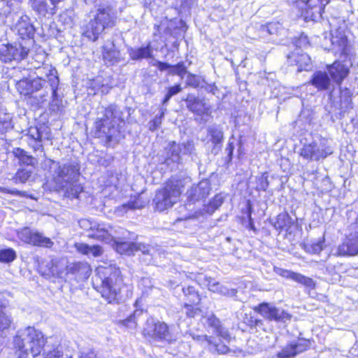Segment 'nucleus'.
Wrapping results in <instances>:
<instances>
[{
  "label": "nucleus",
  "mask_w": 358,
  "mask_h": 358,
  "mask_svg": "<svg viewBox=\"0 0 358 358\" xmlns=\"http://www.w3.org/2000/svg\"><path fill=\"white\" fill-rule=\"evenodd\" d=\"M13 346L18 358H36L43 351V358H71L64 356L57 344H50L44 334L34 327H27L17 331Z\"/></svg>",
  "instance_id": "1"
},
{
  "label": "nucleus",
  "mask_w": 358,
  "mask_h": 358,
  "mask_svg": "<svg viewBox=\"0 0 358 358\" xmlns=\"http://www.w3.org/2000/svg\"><path fill=\"white\" fill-rule=\"evenodd\" d=\"M80 227L88 231V237L95 238L105 243L114 241L117 244V250L120 252H125L130 255L134 251H141L144 255H149L151 252L150 246L143 243H120L119 241L124 236L125 231L122 228H114L112 226L99 223L89 220H83L80 222Z\"/></svg>",
  "instance_id": "2"
},
{
  "label": "nucleus",
  "mask_w": 358,
  "mask_h": 358,
  "mask_svg": "<svg viewBox=\"0 0 358 358\" xmlns=\"http://www.w3.org/2000/svg\"><path fill=\"white\" fill-rule=\"evenodd\" d=\"M96 280H100L99 292L108 303L118 301L123 280L118 268L111 264L99 265L96 268Z\"/></svg>",
  "instance_id": "3"
},
{
  "label": "nucleus",
  "mask_w": 358,
  "mask_h": 358,
  "mask_svg": "<svg viewBox=\"0 0 358 358\" xmlns=\"http://www.w3.org/2000/svg\"><path fill=\"white\" fill-rule=\"evenodd\" d=\"M80 168L76 163L57 164L53 179L57 187L69 198H78L83 187L78 182Z\"/></svg>",
  "instance_id": "4"
},
{
  "label": "nucleus",
  "mask_w": 358,
  "mask_h": 358,
  "mask_svg": "<svg viewBox=\"0 0 358 358\" xmlns=\"http://www.w3.org/2000/svg\"><path fill=\"white\" fill-rule=\"evenodd\" d=\"M37 77L31 80L34 93L39 92L36 96L38 103H43L51 92L52 101L57 99V90L59 78L57 70L52 66L45 65L37 69Z\"/></svg>",
  "instance_id": "5"
},
{
  "label": "nucleus",
  "mask_w": 358,
  "mask_h": 358,
  "mask_svg": "<svg viewBox=\"0 0 358 358\" xmlns=\"http://www.w3.org/2000/svg\"><path fill=\"white\" fill-rule=\"evenodd\" d=\"M115 20V16L111 7L99 8L93 17L83 27V34L95 41L105 29L114 26Z\"/></svg>",
  "instance_id": "6"
},
{
  "label": "nucleus",
  "mask_w": 358,
  "mask_h": 358,
  "mask_svg": "<svg viewBox=\"0 0 358 358\" xmlns=\"http://www.w3.org/2000/svg\"><path fill=\"white\" fill-rule=\"evenodd\" d=\"M183 183L181 180L172 178L164 187L157 191L153 203L158 211H164L171 208L178 202L182 192Z\"/></svg>",
  "instance_id": "7"
},
{
  "label": "nucleus",
  "mask_w": 358,
  "mask_h": 358,
  "mask_svg": "<svg viewBox=\"0 0 358 358\" xmlns=\"http://www.w3.org/2000/svg\"><path fill=\"white\" fill-rule=\"evenodd\" d=\"M120 116L117 108L111 105L105 108L103 117L95 123L96 130L106 136L108 141H113L119 133Z\"/></svg>",
  "instance_id": "8"
},
{
  "label": "nucleus",
  "mask_w": 358,
  "mask_h": 358,
  "mask_svg": "<svg viewBox=\"0 0 358 358\" xmlns=\"http://www.w3.org/2000/svg\"><path fill=\"white\" fill-rule=\"evenodd\" d=\"M193 150L194 145L190 142L182 144L174 141L169 143L165 148L166 156L162 162L173 169L180 163L182 155H191Z\"/></svg>",
  "instance_id": "9"
},
{
  "label": "nucleus",
  "mask_w": 358,
  "mask_h": 358,
  "mask_svg": "<svg viewBox=\"0 0 358 358\" xmlns=\"http://www.w3.org/2000/svg\"><path fill=\"white\" fill-rule=\"evenodd\" d=\"M331 37H324L325 48L333 51L335 54L348 56L350 52V45L343 29L341 27L331 31Z\"/></svg>",
  "instance_id": "10"
},
{
  "label": "nucleus",
  "mask_w": 358,
  "mask_h": 358,
  "mask_svg": "<svg viewBox=\"0 0 358 358\" xmlns=\"http://www.w3.org/2000/svg\"><path fill=\"white\" fill-rule=\"evenodd\" d=\"M143 334L145 337L152 338L156 341H171V334L168 325L163 322L149 319L145 323Z\"/></svg>",
  "instance_id": "11"
},
{
  "label": "nucleus",
  "mask_w": 358,
  "mask_h": 358,
  "mask_svg": "<svg viewBox=\"0 0 358 358\" xmlns=\"http://www.w3.org/2000/svg\"><path fill=\"white\" fill-rule=\"evenodd\" d=\"M18 238L24 242L34 246L44 247L50 248L54 243L50 238L36 229L29 227H24L17 231Z\"/></svg>",
  "instance_id": "12"
},
{
  "label": "nucleus",
  "mask_w": 358,
  "mask_h": 358,
  "mask_svg": "<svg viewBox=\"0 0 358 358\" xmlns=\"http://www.w3.org/2000/svg\"><path fill=\"white\" fill-rule=\"evenodd\" d=\"M332 149L326 145L325 141L317 143L313 141L310 143L305 144L301 149L300 155L308 160H320L332 154Z\"/></svg>",
  "instance_id": "13"
},
{
  "label": "nucleus",
  "mask_w": 358,
  "mask_h": 358,
  "mask_svg": "<svg viewBox=\"0 0 358 358\" xmlns=\"http://www.w3.org/2000/svg\"><path fill=\"white\" fill-rule=\"evenodd\" d=\"M29 49L21 43L0 45V59L3 62L21 61L28 55Z\"/></svg>",
  "instance_id": "14"
},
{
  "label": "nucleus",
  "mask_w": 358,
  "mask_h": 358,
  "mask_svg": "<svg viewBox=\"0 0 358 358\" xmlns=\"http://www.w3.org/2000/svg\"><path fill=\"white\" fill-rule=\"evenodd\" d=\"M254 310L268 320L285 322L292 318L289 313L268 303H262L254 308Z\"/></svg>",
  "instance_id": "15"
},
{
  "label": "nucleus",
  "mask_w": 358,
  "mask_h": 358,
  "mask_svg": "<svg viewBox=\"0 0 358 358\" xmlns=\"http://www.w3.org/2000/svg\"><path fill=\"white\" fill-rule=\"evenodd\" d=\"M330 0H287L289 2L302 3V9L305 10L306 18L310 17L316 21L322 17V13Z\"/></svg>",
  "instance_id": "16"
},
{
  "label": "nucleus",
  "mask_w": 358,
  "mask_h": 358,
  "mask_svg": "<svg viewBox=\"0 0 358 358\" xmlns=\"http://www.w3.org/2000/svg\"><path fill=\"white\" fill-rule=\"evenodd\" d=\"M29 145L35 150H40L43 145L42 142L50 138V130L48 127H31L27 133Z\"/></svg>",
  "instance_id": "17"
},
{
  "label": "nucleus",
  "mask_w": 358,
  "mask_h": 358,
  "mask_svg": "<svg viewBox=\"0 0 358 358\" xmlns=\"http://www.w3.org/2000/svg\"><path fill=\"white\" fill-rule=\"evenodd\" d=\"M337 256H355L358 255V234L347 236L336 250Z\"/></svg>",
  "instance_id": "18"
},
{
  "label": "nucleus",
  "mask_w": 358,
  "mask_h": 358,
  "mask_svg": "<svg viewBox=\"0 0 358 358\" xmlns=\"http://www.w3.org/2000/svg\"><path fill=\"white\" fill-rule=\"evenodd\" d=\"M310 346V342L306 339H298L294 343H291L278 352L276 355L278 358H292L296 355L306 350Z\"/></svg>",
  "instance_id": "19"
},
{
  "label": "nucleus",
  "mask_w": 358,
  "mask_h": 358,
  "mask_svg": "<svg viewBox=\"0 0 358 358\" xmlns=\"http://www.w3.org/2000/svg\"><path fill=\"white\" fill-rule=\"evenodd\" d=\"M274 271L275 273L280 276L292 280L293 281L303 285L306 288L314 289L315 287V283L312 278L305 276L299 273H296L292 271L281 268H275Z\"/></svg>",
  "instance_id": "20"
},
{
  "label": "nucleus",
  "mask_w": 358,
  "mask_h": 358,
  "mask_svg": "<svg viewBox=\"0 0 358 358\" xmlns=\"http://www.w3.org/2000/svg\"><path fill=\"white\" fill-rule=\"evenodd\" d=\"M331 79L337 84H341L349 73V63L336 61L327 66Z\"/></svg>",
  "instance_id": "21"
},
{
  "label": "nucleus",
  "mask_w": 358,
  "mask_h": 358,
  "mask_svg": "<svg viewBox=\"0 0 358 358\" xmlns=\"http://www.w3.org/2000/svg\"><path fill=\"white\" fill-rule=\"evenodd\" d=\"M15 30L21 38H31L35 33V29L31 23L29 16L24 15L19 17L15 24Z\"/></svg>",
  "instance_id": "22"
},
{
  "label": "nucleus",
  "mask_w": 358,
  "mask_h": 358,
  "mask_svg": "<svg viewBox=\"0 0 358 358\" xmlns=\"http://www.w3.org/2000/svg\"><path fill=\"white\" fill-rule=\"evenodd\" d=\"M194 340L201 342V343H206L208 349L213 353L217 352V354L224 355L230 351L229 348L222 343H217L214 341L212 336L207 335H197L192 336Z\"/></svg>",
  "instance_id": "23"
},
{
  "label": "nucleus",
  "mask_w": 358,
  "mask_h": 358,
  "mask_svg": "<svg viewBox=\"0 0 358 358\" xmlns=\"http://www.w3.org/2000/svg\"><path fill=\"white\" fill-rule=\"evenodd\" d=\"M210 185L207 180H202L197 185H193L187 191L188 199L192 201H199L208 195Z\"/></svg>",
  "instance_id": "24"
},
{
  "label": "nucleus",
  "mask_w": 358,
  "mask_h": 358,
  "mask_svg": "<svg viewBox=\"0 0 358 358\" xmlns=\"http://www.w3.org/2000/svg\"><path fill=\"white\" fill-rule=\"evenodd\" d=\"M29 3L32 9L38 14L43 16L54 15L57 5L50 0H29Z\"/></svg>",
  "instance_id": "25"
},
{
  "label": "nucleus",
  "mask_w": 358,
  "mask_h": 358,
  "mask_svg": "<svg viewBox=\"0 0 358 358\" xmlns=\"http://www.w3.org/2000/svg\"><path fill=\"white\" fill-rule=\"evenodd\" d=\"M185 101L187 108L199 115H208L210 113V106L203 99L188 96Z\"/></svg>",
  "instance_id": "26"
},
{
  "label": "nucleus",
  "mask_w": 358,
  "mask_h": 358,
  "mask_svg": "<svg viewBox=\"0 0 358 358\" xmlns=\"http://www.w3.org/2000/svg\"><path fill=\"white\" fill-rule=\"evenodd\" d=\"M69 273L73 274L78 280H86L91 274L92 269L88 263L78 262L71 264L68 268Z\"/></svg>",
  "instance_id": "27"
},
{
  "label": "nucleus",
  "mask_w": 358,
  "mask_h": 358,
  "mask_svg": "<svg viewBox=\"0 0 358 358\" xmlns=\"http://www.w3.org/2000/svg\"><path fill=\"white\" fill-rule=\"evenodd\" d=\"M120 52L115 47L113 42H108L102 47V57L108 64H113L120 61Z\"/></svg>",
  "instance_id": "28"
},
{
  "label": "nucleus",
  "mask_w": 358,
  "mask_h": 358,
  "mask_svg": "<svg viewBox=\"0 0 358 358\" xmlns=\"http://www.w3.org/2000/svg\"><path fill=\"white\" fill-rule=\"evenodd\" d=\"M288 62L297 66L299 71H308L310 66V58L306 53L293 52L288 56Z\"/></svg>",
  "instance_id": "29"
},
{
  "label": "nucleus",
  "mask_w": 358,
  "mask_h": 358,
  "mask_svg": "<svg viewBox=\"0 0 358 358\" xmlns=\"http://www.w3.org/2000/svg\"><path fill=\"white\" fill-rule=\"evenodd\" d=\"M128 54L132 60H141L152 57L151 43H148L145 47L129 48Z\"/></svg>",
  "instance_id": "30"
},
{
  "label": "nucleus",
  "mask_w": 358,
  "mask_h": 358,
  "mask_svg": "<svg viewBox=\"0 0 358 358\" xmlns=\"http://www.w3.org/2000/svg\"><path fill=\"white\" fill-rule=\"evenodd\" d=\"M310 83L319 90H327L330 85V79L326 72L318 71L313 75Z\"/></svg>",
  "instance_id": "31"
},
{
  "label": "nucleus",
  "mask_w": 358,
  "mask_h": 358,
  "mask_svg": "<svg viewBox=\"0 0 358 358\" xmlns=\"http://www.w3.org/2000/svg\"><path fill=\"white\" fill-rule=\"evenodd\" d=\"M75 248L80 253L85 255H92L94 257H100L103 253L102 247L98 245L90 246L86 243H75Z\"/></svg>",
  "instance_id": "32"
},
{
  "label": "nucleus",
  "mask_w": 358,
  "mask_h": 358,
  "mask_svg": "<svg viewBox=\"0 0 358 358\" xmlns=\"http://www.w3.org/2000/svg\"><path fill=\"white\" fill-rule=\"evenodd\" d=\"M208 135L210 137V141L215 145L222 143L224 138V133L222 127L218 124H212L207 129Z\"/></svg>",
  "instance_id": "33"
},
{
  "label": "nucleus",
  "mask_w": 358,
  "mask_h": 358,
  "mask_svg": "<svg viewBox=\"0 0 358 358\" xmlns=\"http://www.w3.org/2000/svg\"><path fill=\"white\" fill-rule=\"evenodd\" d=\"M209 290L217 292L220 294L228 296H234L236 294V290L234 289H229L227 287L220 285L217 282H213L208 284Z\"/></svg>",
  "instance_id": "34"
},
{
  "label": "nucleus",
  "mask_w": 358,
  "mask_h": 358,
  "mask_svg": "<svg viewBox=\"0 0 358 358\" xmlns=\"http://www.w3.org/2000/svg\"><path fill=\"white\" fill-rule=\"evenodd\" d=\"M352 94L349 89H341V108L345 112L352 108Z\"/></svg>",
  "instance_id": "35"
},
{
  "label": "nucleus",
  "mask_w": 358,
  "mask_h": 358,
  "mask_svg": "<svg viewBox=\"0 0 358 358\" xmlns=\"http://www.w3.org/2000/svg\"><path fill=\"white\" fill-rule=\"evenodd\" d=\"M3 295L0 294V331L7 329L10 326L12 318L3 310L6 303L1 301Z\"/></svg>",
  "instance_id": "36"
},
{
  "label": "nucleus",
  "mask_w": 358,
  "mask_h": 358,
  "mask_svg": "<svg viewBox=\"0 0 358 358\" xmlns=\"http://www.w3.org/2000/svg\"><path fill=\"white\" fill-rule=\"evenodd\" d=\"M182 292L189 303L196 305L200 302V296L194 287L187 286L183 287Z\"/></svg>",
  "instance_id": "37"
},
{
  "label": "nucleus",
  "mask_w": 358,
  "mask_h": 358,
  "mask_svg": "<svg viewBox=\"0 0 358 358\" xmlns=\"http://www.w3.org/2000/svg\"><path fill=\"white\" fill-rule=\"evenodd\" d=\"M292 224L291 217L287 213H283L278 215L274 227L277 229L282 230L285 228L289 227Z\"/></svg>",
  "instance_id": "38"
},
{
  "label": "nucleus",
  "mask_w": 358,
  "mask_h": 358,
  "mask_svg": "<svg viewBox=\"0 0 358 358\" xmlns=\"http://www.w3.org/2000/svg\"><path fill=\"white\" fill-rule=\"evenodd\" d=\"M13 154L23 164L34 165L36 161L32 156L27 155L26 151L19 148L13 150Z\"/></svg>",
  "instance_id": "39"
},
{
  "label": "nucleus",
  "mask_w": 358,
  "mask_h": 358,
  "mask_svg": "<svg viewBox=\"0 0 358 358\" xmlns=\"http://www.w3.org/2000/svg\"><path fill=\"white\" fill-rule=\"evenodd\" d=\"M17 89L21 94L31 95L34 93L31 80L23 79L17 82Z\"/></svg>",
  "instance_id": "40"
},
{
  "label": "nucleus",
  "mask_w": 358,
  "mask_h": 358,
  "mask_svg": "<svg viewBox=\"0 0 358 358\" xmlns=\"http://www.w3.org/2000/svg\"><path fill=\"white\" fill-rule=\"evenodd\" d=\"M16 257V253L14 250L8 248L0 250V262H10Z\"/></svg>",
  "instance_id": "41"
},
{
  "label": "nucleus",
  "mask_w": 358,
  "mask_h": 358,
  "mask_svg": "<svg viewBox=\"0 0 358 358\" xmlns=\"http://www.w3.org/2000/svg\"><path fill=\"white\" fill-rule=\"evenodd\" d=\"M31 171L28 170L27 169H22L19 170L15 174V180L16 182H20L22 183L26 182L29 178L31 177Z\"/></svg>",
  "instance_id": "42"
},
{
  "label": "nucleus",
  "mask_w": 358,
  "mask_h": 358,
  "mask_svg": "<svg viewBox=\"0 0 358 358\" xmlns=\"http://www.w3.org/2000/svg\"><path fill=\"white\" fill-rule=\"evenodd\" d=\"M278 23H268L266 25H262L260 27V34L262 36H266V34H274L276 32Z\"/></svg>",
  "instance_id": "43"
},
{
  "label": "nucleus",
  "mask_w": 358,
  "mask_h": 358,
  "mask_svg": "<svg viewBox=\"0 0 358 358\" xmlns=\"http://www.w3.org/2000/svg\"><path fill=\"white\" fill-rule=\"evenodd\" d=\"M182 90V87L180 85H176L173 87H170L167 89V93L163 100V104H166L170 100V99L178 94Z\"/></svg>",
  "instance_id": "44"
},
{
  "label": "nucleus",
  "mask_w": 358,
  "mask_h": 358,
  "mask_svg": "<svg viewBox=\"0 0 358 358\" xmlns=\"http://www.w3.org/2000/svg\"><path fill=\"white\" fill-rule=\"evenodd\" d=\"M206 319V324L208 327L213 328V331H215L221 324L220 320L213 315L210 314L207 317H205Z\"/></svg>",
  "instance_id": "45"
},
{
  "label": "nucleus",
  "mask_w": 358,
  "mask_h": 358,
  "mask_svg": "<svg viewBox=\"0 0 358 358\" xmlns=\"http://www.w3.org/2000/svg\"><path fill=\"white\" fill-rule=\"evenodd\" d=\"M164 116V112H162L160 115L156 116L152 120L149 122V129L151 131L157 129L162 124V119Z\"/></svg>",
  "instance_id": "46"
},
{
  "label": "nucleus",
  "mask_w": 358,
  "mask_h": 358,
  "mask_svg": "<svg viewBox=\"0 0 358 358\" xmlns=\"http://www.w3.org/2000/svg\"><path fill=\"white\" fill-rule=\"evenodd\" d=\"M186 72V67L183 62H180L175 66H171L170 73L177 74L178 76H182Z\"/></svg>",
  "instance_id": "47"
},
{
  "label": "nucleus",
  "mask_w": 358,
  "mask_h": 358,
  "mask_svg": "<svg viewBox=\"0 0 358 358\" xmlns=\"http://www.w3.org/2000/svg\"><path fill=\"white\" fill-rule=\"evenodd\" d=\"M214 333L217 336L223 338L227 341H229L231 339V336L228 330L222 327L221 325L214 331Z\"/></svg>",
  "instance_id": "48"
},
{
  "label": "nucleus",
  "mask_w": 358,
  "mask_h": 358,
  "mask_svg": "<svg viewBox=\"0 0 358 358\" xmlns=\"http://www.w3.org/2000/svg\"><path fill=\"white\" fill-rule=\"evenodd\" d=\"M192 305L193 304L188 303L187 302L185 304L186 314L189 317H194L198 311V309L194 308Z\"/></svg>",
  "instance_id": "49"
},
{
  "label": "nucleus",
  "mask_w": 358,
  "mask_h": 358,
  "mask_svg": "<svg viewBox=\"0 0 358 358\" xmlns=\"http://www.w3.org/2000/svg\"><path fill=\"white\" fill-rule=\"evenodd\" d=\"M123 324L129 329H135L136 322L134 315L129 316L127 320L123 321Z\"/></svg>",
  "instance_id": "50"
},
{
  "label": "nucleus",
  "mask_w": 358,
  "mask_h": 358,
  "mask_svg": "<svg viewBox=\"0 0 358 358\" xmlns=\"http://www.w3.org/2000/svg\"><path fill=\"white\" fill-rule=\"evenodd\" d=\"M259 189H262V190H266V188L268 187V178H267V176L264 175L260 177V178L259 179Z\"/></svg>",
  "instance_id": "51"
},
{
  "label": "nucleus",
  "mask_w": 358,
  "mask_h": 358,
  "mask_svg": "<svg viewBox=\"0 0 358 358\" xmlns=\"http://www.w3.org/2000/svg\"><path fill=\"white\" fill-rule=\"evenodd\" d=\"M155 66L159 69L160 71H166L169 69H171V66L168 63L162 62H157Z\"/></svg>",
  "instance_id": "52"
},
{
  "label": "nucleus",
  "mask_w": 358,
  "mask_h": 358,
  "mask_svg": "<svg viewBox=\"0 0 358 358\" xmlns=\"http://www.w3.org/2000/svg\"><path fill=\"white\" fill-rule=\"evenodd\" d=\"M311 252L317 254L320 253L322 250V243L317 242L316 243L313 244L311 246Z\"/></svg>",
  "instance_id": "53"
},
{
  "label": "nucleus",
  "mask_w": 358,
  "mask_h": 358,
  "mask_svg": "<svg viewBox=\"0 0 358 358\" xmlns=\"http://www.w3.org/2000/svg\"><path fill=\"white\" fill-rule=\"evenodd\" d=\"M234 149V146L233 143L229 142L225 150H226L227 155L230 159H231Z\"/></svg>",
  "instance_id": "54"
},
{
  "label": "nucleus",
  "mask_w": 358,
  "mask_h": 358,
  "mask_svg": "<svg viewBox=\"0 0 358 358\" xmlns=\"http://www.w3.org/2000/svg\"><path fill=\"white\" fill-rule=\"evenodd\" d=\"M248 218H249V221H250V224L251 227L253 228V224H252V217H251L252 207H251L250 201L248 202Z\"/></svg>",
  "instance_id": "55"
},
{
  "label": "nucleus",
  "mask_w": 358,
  "mask_h": 358,
  "mask_svg": "<svg viewBox=\"0 0 358 358\" xmlns=\"http://www.w3.org/2000/svg\"><path fill=\"white\" fill-rule=\"evenodd\" d=\"M96 355L93 352H89L85 354H83L80 358H95Z\"/></svg>",
  "instance_id": "56"
},
{
  "label": "nucleus",
  "mask_w": 358,
  "mask_h": 358,
  "mask_svg": "<svg viewBox=\"0 0 358 358\" xmlns=\"http://www.w3.org/2000/svg\"><path fill=\"white\" fill-rule=\"evenodd\" d=\"M8 192H9L13 195H20V194H21L20 191L16 190V189L8 190Z\"/></svg>",
  "instance_id": "57"
},
{
  "label": "nucleus",
  "mask_w": 358,
  "mask_h": 358,
  "mask_svg": "<svg viewBox=\"0 0 358 358\" xmlns=\"http://www.w3.org/2000/svg\"><path fill=\"white\" fill-rule=\"evenodd\" d=\"M122 208H132L133 207L131 206V204H127V205H123Z\"/></svg>",
  "instance_id": "58"
},
{
  "label": "nucleus",
  "mask_w": 358,
  "mask_h": 358,
  "mask_svg": "<svg viewBox=\"0 0 358 358\" xmlns=\"http://www.w3.org/2000/svg\"><path fill=\"white\" fill-rule=\"evenodd\" d=\"M357 234H358V231H357Z\"/></svg>",
  "instance_id": "59"
}]
</instances>
